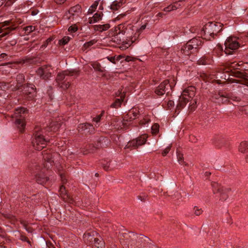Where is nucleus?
<instances>
[{
	"label": "nucleus",
	"mask_w": 248,
	"mask_h": 248,
	"mask_svg": "<svg viewBox=\"0 0 248 248\" xmlns=\"http://www.w3.org/2000/svg\"><path fill=\"white\" fill-rule=\"evenodd\" d=\"M124 237L120 238V243L124 248H129V245L134 246L138 244V247H146L150 244L151 240L148 237L142 234H135L133 233H125Z\"/></svg>",
	"instance_id": "1"
},
{
	"label": "nucleus",
	"mask_w": 248,
	"mask_h": 248,
	"mask_svg": "<svg viewBox=\"0 0 248 248\" xmlns=\"http://www.w3.org/2000/svg\"><path fill=\"white\" fill-rule=\"evenodd\" d=\"M124 25H119L114 29L111 38V40L113 42L118 44L124 42V35L125 33L126 34V35H128L127 37L130 38L131 41L132 43L134 42L138 39L141 33V32H140V31H139L138 29L136 28H135L134 30V27H132V31H135V32L134 35H131L130 32L131 31L128 29H125V30H124Z\"/></svg>",
	"instance_id": "2"
},
{
	"label": "nucleus",
	"mask_w": 248,
	"mask_h": 248,
	"mask_svg": "<svg viewBox=\"0 0 248 248\" xmlns=\"http://www.w3.org/2000/svg\"><path fill=\"white\" fill-rule=\"evenodd\" d=\"M75 74L78 75L79 71L76 69L67 70L59 73L56 81L60 88L64 90H67L70 86V77Z\"/></svg>",
	"instance_id": "3"
},
{
	"label": "nucleus",
	"mask_w": 248,
	"mask_h": 248,
	"mask_svg": "<svg viewBox=\"0 0 248 248\" xmlns=\"http://www.w3.org/2000/svg\"><path fill=\"white\" fill-rule=\"evenodd\" d=\"M223 24L219 22H209L204 26L201 31V35L204 36V38L211 40L210 36L212 38L214 35H217L222 30Z\"/></svg>",
	"instance_id": "4"
},
{
	"label": "nucleus",
	"mask_w": 248,
	"mask_h": 248,
	"mask_svg": "<svg viewBox=\"0 0 248 248\" xmlns=\"http://www.w3.org/2000/svg\"><path fill=\"white\" fill-rule=\"evenodd\" d=\"M196 89L194 86H189L185 89L179 99V102L177 105V108L181 109L183 108L186 103L193 98L195 95Z\"/></svg>",
	"instance_id": "5"
},
{
	"label": "nucleus",
	"mask_w": 248,
	"mask_h": 248,
	"mask_svg": "<svg viewBox=\"0 0 248 248\" xmlns=\"http://www.w3.org/2000/svg\"><path fill=\"white\" fill-rule=\"evenodd\" d=\"M27 114V110L23 107L16 109L13 117L15 118V124L20 132H23L25 124V117Z\"/></svg>",
	"instance_id": "6"
},
{
	"label": "nucleus",
	"mask_w": 248,
	"mask_h": 248,
	"mask_svg": "<svg viewBox=\"0 0 248 248\" xmlns=\"http://www.w3.org/2000/svg\"><path fill=\"white\" fill-rule=\"evenodd\" d=\"M44 132L41 130H36L33 134L32 140L33 147L36 150L40 151L46 147V143L49 140L43 135Z\"/></svg>",
	"instance_id": "7"
},
{
	"label": "nucleus",
	"mask_w": 248,
	"mask_h": 248,
	"mask_svg": "<svg viewBox=\"0 0 248 248\" xmlns=\"http://www.w3.org/2000/svg\"><path fill=\"white\" fill-rule=\"evenodd\" d=\"M148 136L146 134L142 135L138 138L129 141L125 146V149H136L139 146L144 144L146 141Z\"/></svg>",
	"instance_id": "8"
},
{
	"label": "nucleus",
	"mask_w": 248,
	"mask_h": 248,
	"mask_svg": "<svg viewBox=\"0 0 248 248\" xmlns=\"http://www.w3.org/2000/svg\"><path fill=\"white\" fill-rule=\"evenodd\" d=\"M225 53L226 54H232V50L237 49L239 46V44L237 41L236 38L230 37L225 42Z\"/></svg>",
	"instance_id": "9"
},
{
	"label": "nucleus",
	"mask_w": 248,
	"mask_h": 248,
	"mask_svg": "<svg viewBox=\"0 0 248 248\" xmlns=\"http://www.w3.org/2000/svg\"><path fill=\"white\" fill-rule=\"evenodd\" d=\"M81 13V6L78 4L76 5L71 7L68 12L65 14L64 18L65 19L73 21L78 17L79 14Z\"/></svg>",
	"instance_id": "10"
},
{
	"label": "nucleus",
	"mask_w": 248,
	"mask_h": 248,
	"mask_svg": "<svg viewBox=\"0 0 248 248\" xmlns=\"http://www.w3.org/2000/svg\"><path fill=\"white\" fill-rule=\"evenodd\" d=\"M0 40L2 37L8 34L11 31L16 28V27H14L10 21H6L0 23Z\"/></svg>",
	"instance_id": "11"
},
{
	"label": "nucleus",
	"mask_w": 248,
	"mask_h": 248,
	"mask_svg": "<svg viewBox=\"0 0 248 248\" xmlns=\"http://www.w3.org/2000/svg\"><path fill=\"white\" fill-rule=\"evenodd\" d=\"M52 70L50 65H45L39 68L36 72L41 78L47 80L51 77Z\"/></svg>",
	"instance_id": "12"
},
{
	"label": "nucleus",
	"mask_w": 248,
	"mask_h": 248,
	"mask_svg": "<svg viewBox=\"0 0 248 248\" xmlns=\"http://www.w3.org/2000/svg\"><path fill=\"white\" fill-rule=\"evenodd\" d=\"M232 75L237 78H243L244 80L243 81L239 80L237 79H233L232 82H235L237 83H241L243 85H245L248 86V74L245 72H241L237 70L232 71V73H231Z\"/></svg>",
	"instance_id": "13"
},
{
	"label": "nucleus",
	"mask_w": 248,
	"mask_h": 248,
	"mask_svg": "<svg viewBox=\"0 0 248 248\" xmlns=\"http://www.w3.org/2000/svg\"><path fill=\"white\" fill-rule=\"evenodd\" d=\"M36 170H33V173L35 176V179L36 182L40 185H44L46 184L48 180V178L46 177L44 173V171L42 170L40 172L38 171L40 169V167L35 166Z\"/></svg>",
	"instance_id": "14"
},
{
	"label": "nucleus",
	"mask_w": 248,
	"mask_h": 248,
	"mask_svg": "<svg viewBox=\"0 0 248 248\" xmlns=\"http://www.w3.org/2000/svg\"><path fill=\"white\" fill-rule=\"evenodd\" d=\"M213 187V192L214 194H220V200L224 201L228 198V196L226 194L225 190L223 186L216 183H213L212 184Z\"/></svg>",
	"instance_id": "15"
},
{
	"label": "nucleus",
	"mask_w": 248,
	"mask_h": 248,
	"mask_svg": "<svg viewBox=\"0 0 248 248\" xmlns=\"http://www.w3.org/2000/svg\"><path fill=\"white\" fill-rule=\"evenodd\" d=\"M23 93L29 96V99L32 98L36 95V88L31 84H27L23 86Z\"/></svg>",
	"instance_id": "16"
},
{
	"label": "nucleus",
	"mask_w": 248,
	"mask_h": 248,
	"mask_svg": "<svg viewBox=\"0 0 248 248\" xmlns=\"http://www.w3.org/2000/svg\"><path fill=\"white\" fill-rule=\"evenodd\" d=\"M59 192L61 197L65 202H67L70 204H74V199L66 193L65 188L63 185L61 186Z\"/></svg>",
	"instance_id": "17"
},
{
	"label": "nucleus",
	"mask_w": 248,
	"mask_h": 248,
	"mask_svg": "<svg viewBox=\"0 0 248 248\" xmlns=\"http://www.w3.org/2000/svg\"><path fill=\"white\" fill-rule=\"evenodd\" d=\"M187 43L188 46H190L194 52H197L199 46H201L202 44V40L200 38H193Z\"/></svg>",
	"instance_id": "18"
},
{
	"label": "nucleus",
	"mask_w": 248,
	"mask_h": 248,
	"mask_svg": "<svg viewBox=\"0 0 248 248\" xmlns=\"http://www.w3.org/2000/svg\"><path fill=\"white\" fill-rule=\"evenodd\" d=\"M159 90H162L164 92V93L168 94L170 91L172 89V86L169 84L168 80H165L162 82L159 86Z\"/></svg>",
	"instance_id": "19"
},
{
	"label": "nucleus",
	"mask_w": 248,
	"mask_h": 248,
	"mask_svg": "<svg viewBox=\"0 0 248 248\" xmlns=\"http://www.w3.org/2000/svg\"><path fill=\"white\" fill-rule=\"evenodd\" d=\"M43 159L45 161L51 163L53 162L52 152L50 150H46L42 152Z\"/></svg>",
	"instance_id": "20"
},
{
	"label": "nucleus",
	"mask_w": 248,
	"mask_h": 248,
	"mask_svg": "<svg viewBox=\"0 0 248 248\" xmlns=\"http://www.w3.org/2000/svg\"><path fill=\"white\" fill-rule=\"evenodd\" d=\"M139 114V110H137L135 109V110L133 109L131 110H130L129 113L126 115L127 117L125 116L123 120L124 122V121H127L128 119L129 118L130 120V121H131L132 120L135 119L137 116ZM123 124H124L125 123L124 122H123Z\"/></svg>",
	"instance_id": "21"
},
{
	"label": "nucleus",
	"mask_w": 248,
	"mask_h": 248,
	"mask_svg": "<svg viewBox=\"0 0 248 248\" xmlns=\"http://www.w3.org/2000/svg\"><path fill=\"white\" fill-rule=\"evenodd\" d=\"M97 234L95 232H86L83 235V239L85 242L93 243L94 241V235Z\"/></svg>",
	"instance_id": "22"
},
{
	"label": "nucleus",
	"mask_w": 248,
	"mask_h": 248,
	"mask_svg": "<svg viewBox=\"0 0 248 248\" xmlns=\"http://www.w3.org/2000/svg\"><path fill=\"white\" fill-rule=\"evenodd\" d=\"M180 52L181 53L182 56H189L192 53L194 52V51H193V49L190 46H188V43H186L181 47Z\"/></svg>",
	"instance_id": "23"
},
{
	"label": "nucleus",
	"mask_w": 248,
	"mask_h": 248,
	"mask_svg": "<svg viewBox=\"0 0 248 248\" xmlns=\"http://www.w3.org/2000/svg\"><path fill=\"white\" fill-rule=\"evenodd\" d=\"M62 124L60 123H58L57 122H53L49 124V126L46 128L44 130L46 132H50L53 131L56 132L58 130Z\"/></svg>",
	"instance_id": "24"
},
{
	"label": "nucleus",
	"mask_w": 248,
	"mask_h": 248,
	"mask_svg": "<svg viewBox=\"0 0 248 248\" xmlns=\"http://www.w3.org/2000/svg\"><path fill=\"white\" fill-rule=\"evenodd\" d=\"M93 247L94 248H105V242L103 239L100 238H96L94 239Z\"/></svg>",
	"instance_id": "25"
},
{
	"label": "nucleus",
	"mask_w": 248,
	"mask_h": 248,
	"mask_svg": "<svg viewBox=\"0 0 248 248\" xmlns=\"http://www.w3.org/2000/svg\"><path fill=\"white\" fill-rule=\"evenodd\" d=\"M103 14L102 12L95 13L92 18H89V23L93 24L101 19Z\"/></svg>",
	"instance_id": "26"
},
{
	"label": "nucleus",
	"mask_w": 248,
	"mask_h": 248,
	"mask_svg": "<svg viewBox=\"0 0 248 248\" xmlns=\"http://www.w3.org/2000/svg\"><path fill=\"white\" fill-rule=\"evenodd\" d=\"M238 150L242 153L248 152V142L246 141H242L239 144Z\"/></svg>",
	"instance_id": "27"
},
{
	"label": "nucleus",
	"mask_w": 248,
	"mask_h": 248,
	"mask_svg": "<svg viewBox=\"0 0 248 248\" xmlns=\"http://www.w3.org/2000/svg\"><path fill=\"white\" fill-rule=\"evenodd\" d=\"M125 98V94L121 96V99H116L114 102H113L110 106L111 108H118L121 105L122 102L124 101Z\"/></svg>",
	"instance_id": "28"
},
{
	"label": "nucleus",
	"mask_w": 248,
	"mask_h": 248,
	"mask_svg": "<svg viewBox=\"0 0 248 248\" xmlns=\"http://www.w3.org/2000/svg\"><path fill=\"white\" fill-rule=\"evenodd\" d=\"M110 28L109 24H106L103 25H97L94 26V29L95 31H99L102 32L107 30Z\"/></svg>",
	"instance_id": "29"
},
{
	"label": "nucleus",
	"mask_w": 248,
	"mask_h": 248,
	"mask_svg": "<svg viewBox=\"0 0 248 248\" xmlns=\"http://www.w3.org/2000/svg\"><path fill=\"white\" fill-rule=\"evenodd\" d=\"M222 97H225L227 98H229L230 101L232 100L233 101L239 102L240 101V97L236 96H234L232 95H231L229 94H222L220 96Z\"/></svg>",
	"instance_id": "30"
},
{
	"label": "nucleus",
	"mask_w": 248,
	"mask_h": 248,
	"mask_svg": "<svg viewBox=\"0 0 248 248\" xmlns=\"http://www.w3.org/2000/svg\"><path fill=\"white\" fill-rule=\"evenodd\" d=\"M177 157L178 161L180 164L183 165L184 166H188L187 163L184 161L183 155L182 153L177 152Z\"/></svg>",
	"instance_id": "31"
},
{
	"label": "nucleus",
	"mask_w": 248,
	"mask_h": 248,
	"mask_svg": "<svg viewBox=\"0 0 248 248\" xmlns=\"http://www.w3.org/2000/svg\"><path fill=\"white\" fill-rule=\"evenodd\" d=\"M173 6V9L175 10L179 9L180 8L182 7L185 5V1L182 0H180L178 1H176L172 3Z\"/></svg>",
	"instance_id": "32"
},
{
	"label": "nucleus",
	"mask_w": 248,
	"mask_h": 248,
	"mask_svg": "<svg viewBox=\"0 0 248 248\" xmlns=\"http://www.w3.org/2000/svg\"><path fill=\"white\" fill-rule=\"evenodd\" d=\"M239 66L240 64L238 63L231 62L228 64V69L230 70L231 73H232V71L237 70L238 67Z\"/></svg>",
	"instance_id": "33"
},
{
	"label": "nucleus",
	"mask_w": 248,
	"mask_h": 248,
	"mask_svg": "<svg viewBox=\"0 0 248 248\" xmlns=\"http://www.w3.org/2000/svg\"><path fill=\"white\" fill-rule=\"evenodd\" d=\"M122 5V3L121 2H118L117 1H114L110 5V8L113 10H117L119 8L121 7Z\"/></svg>",
	"instance_id": "34"
},
{
	"label": "nucleus",
	"mask_w": 248,
	"mask_h": 248,
	"mask_svg": "<svg viewBox=\"0 0 248 248\" xmlns=\"http://www.w3.org/2000/svg\"><path fill=\"white\" fill-rule=\"evenodd\" d=\"M20 223L28 232H32V231H33L32 228L28 226V224L25 220H21L20 221Z\"/></svg>",
	"instance_id": "35"
},
{
	"label": "nucleus",
	"mask_w": 248,
	"mask_h": 248,
	"mask_svg": "<svg viewBox=\"0 0 248 248\" xmlns=\"http://www.w3.org/2000/svg\"><path fill=\"white\" fill-rule=\"evenodd\" d=\"M91 65L95 71H99L101 72H103L104 71L99 63L95 62L93 63Z\"/></svg>",
	"instance_id": "36"
},
{
	"label": "nucleus",
	"mask_w": 248,
	"mask_h": 248,
	"mask_svg": "<svg viewBox=\"0 0 248 248\" xmlns=\"http://www.w3.org/2000/svg\"><path fill=\"white\" fill-rule=\"evenodd\" d=\"M93 125L89 123L82 124L79 125L78 126V131L85 130L89 127H92Z\"/></svg>",
	"instance_id": "37"
},
{
	"label": "nucleus",
	"mask_w": 248,
	"mask_h": 248,
	"mask_svg": "<svg viewBox=\"0 0 248 248\" xmlns=\"http://www.w3.org/2000/svg\"><path fill=\"white\" fill-rule=\"evenodd\" d=\"M159 125L158 124H154L151 128L152 133L153 134L155 135L159 131Z\"/></svg>",
	"instance_id": "38"
},
{
	"label": "nucleus",
	"mask_w": 248,
	"mask_h": 248,
	"mask_svg": "<svg viewBox=\"0 0 248 248\" xmlns=\"http://www.w3.org/2000/svg\"><path fill=\"white\" fill-rule=\"evenodd\" d=\"M150 122V119L148 116H145L143 119L141 120L139 123L140 125H143L147 124Z\"/></svg>",
	"instance_id": "39"
},
{
	"label": "nucleus",
	"mask_w": 248,
	"mask_h": 248,
	"mask_svg": "<svg viewBox=\"0 0 248 248\" xmlns=\"http://www.w3.org/2000/svg\"><path fill=\"white\" fill-rule=\"evenodd\" d=\"M102 167L106 171L110 170L112 168L110 166V162H107L105 163L102 164Z\"/></svg>",
	"instance_id": "40"
},
{
	"label": "nucleus",
	"mask_w": 248,
	"mask_h": 248,
	"mask_svg": "<svg viewBox=\"0 0 248 248\" xmlns=\"http://www.w3.org/2000/svg\"><path fill=\"white\" fill-rule=\"evenodd\" d=\"M98 4V1H94V2L92 4V5L90 7V9H89L88 12L92 13L93 11H94L95 9L96 8Z\"/></svg>",
	"instance_id": "41"
},
{
	"label": "nucleus",
	"mask_w": 248,
	"mask_h": 248,
	"mask_svg": "<svg viewBox=\"0 0 248 248\" xmlns=\"http://www.w3.org/2000/svg\"><path fill=\"white\" fill-rule=\"evenodd\" d=\"M70 40L69 37L65 36L62 39L59 40V44L61 45H64L68 43Z\"/></svg>",
	"instance_id": "42"
},
{
	"label": "nucleus",
	"mask_w": 248,
	"mask_h": 248,
	"mask_svg": "<svg viewBox=\"0 0 248 248\" xmlns=\"http://www.w3.org/2000/svg\"><path fill=\"white\" fill-rule=\"evenodd\" d=\"M1 89L2 91H5L6 90H8L10 87V84L9 83H6L4 82H1Z\"/></svg>",
	"instance_id": "43"
},
{
	"label": "nucleus",
	"mask_w": 248,
	"mask_h": 248,
	"mask_svg": "<svg viewBox=\"0 0 248 248\" xmlns=\"http://www.w3.org/2000/svg\"><path fill=\"white\" fill-rule=\"evenodd\" d=\"M35 30V27L32 26H29L25 27L24 30L27 33H30Z\"/></svg>",
	"instance_id": "44"
},
{
	"label": "nucleus",
	"mask_w": 248,
	"mask_h": 248,
	"mask_svg": "<svg viewBox=\"0 0 248 248\" xmlns=\"http://www.w3.org/2000/svg\"><path fill=\"white\" fill-rule=\"evenodd\" d=\"M96 42L95 40H92L89 42H86L84 44V46L86 48H88L92 45H94Z\"/></svg>",
	"instance_id": "45"
},
{
	"label": "nucleus",
	"mask_w": 248,
	"mask_h": 248,
	"mask_svg": "<svg viewBox=\"0 0 248 248\" xmlns=\"http://www.w3.org/2000/svg\"><path fill=\"white\" fill-rule=\"evenodd\" d=\"M207 61V59H205V58H202L198 61V63L199 64L205 65L208 64Z\"/></svg>",
	"instance_id": "46"
},
{
	"label": "nucleus",
	"mask_w": 248,
	"mask_h": 248,
	"mask_svg": "<svg viewBox=\"0 0 248 248\" xmlns=\"http://www.w3.org/2000/svg\"><path fill=\"white\" fill-rule=\"evenodd\" d=\"M24 63H33L34 62V59L32 58H25L23 60Z\"/></svg>",
	"instance_id": "47"
},
{
	"label": "nucleus",
	"mask_w": 248,
	"mask_h": 248,
	"mask_svg": "<svg viewBox=\"0 0 248 248\" xmlns=\"http://www.w3.org/2000/svg\"><path fill=\"white\" fill-rule=\"evenodd\" d=\"M16 80L18 82L21 83L24 80V76L23 74H18L16 77Z\"/></svg>",
	"instance_id": "48"
},
{
	"label": "nucleus",
	"mask_w": 248,
	"mask_h": 248,
	"mask_svg": "<svg viewBox=\"0 0 248 248\" xmlns=\"http://www.w3.org/2000/svg\"><path fill=\"white\" fill-rule=\"evenodd\" d=\"M116 96H120V98L121 99V96L123 95L124 94H125V96L126 95V92L124 91L123 92V89H119L116 93Z\"/></svg>",
	"instance_id": "49"
},
{
	"label": "nucleus",
	"mask_w": 248,
	"mask_h": 248,
	"mask_svg": "<svg viewBox=\"0 0 248 248\" xmlns=\"http://www.w3.org/2000/svg\"><path fill=\"white\" fill-rule=\"evenodd\" d=\"M68 30L69 32H75L78 30V27L76 25H75L74 26H71L68 28Z\"/></svg>",
	"instance_id": "50"
},
{
	"label": "nucleus",
	"mask_w": 248,
	"mask_h": 248,
	"mask_svg": "<svg viewBox=\"0 0 248 248\" xmlns=\"http://www.w3.org/2000/svg\"><path fill=\"white\" fill-rule=\"evenodd\" d=\"M163 10H164V11H165V12H170L171 11H173L175 10L173 9V4L172 3L169 6H168V7L164 8Z\"/></svg>",
	"instance_id": "51"
},
{
	"label": "nucleus",
	"mask_w": 248,
	"mask_h": 248,
	"mask_svg": "<svg viewBox=\"0 0 248 248\" xmlns=\"http://www.w3.org/2000/svg\"><path fill=\"white\" fill-rule=\"evenodd\" d=\"M170 148L171 146H168L167 148H166L162 153V155L164 156H166L170 151Z\"/></svg>",
	"instance_id": "52"
},
{
	"label": "nucleus",
	"mask_w": 248,
	"mask_h": 248,
	"mask_svg": "<svg viewBox=\"0 0 248 248\" xmlns=\"http://www.w3.org/2000/svg\"><path fill=\"white\" fill-rule=\"evenodd\" d=\"M194 210H195L194 213L196 216H199V215H201L202 213V210L201 209H199V208H197L196 207H195L194 208Z\"/></svg>",
	"instance_id": "53"
},
{
	"label": "nucleus",
	"mask_w": 248,
	"mask_h": 248,
	"mask_svg": "<svg viewBox=\"0 0 248 248\" xmlns=\"http://www.w3.org/2000/svg\"><path fill=\"white\" fill-rule=\"evenodd\" d=\"M155 93L158 95H162L164 93V92H163L162 90H159V87H158L155 90Z\"/></svg>",
	"instance_id": "54"
},
{
	"label": "nucleus",
	"mask_w": 248,
	"mask_h": 248,
	"mask_svg": "<svg viewBox=\"0 0 248 248\" xmlns=\"http://www.w3.org/2000/svg\"><path fill=\"white\" fill-rule=\"evenodd\" d=\"M20 240L23 241H26L28 242L29 244H31V242L30 241L28 237L24 235H22L20 236Z\"/></svg>",
	"instance_id": "55"
},
{
	"label": "nucleus",
	"mask_w": 248,
	"mask_h": 248,
	"mask_svg": "<svg viewBox=\"0 0 248 248\" xmlns=\"http://www.w3.org/2000/svg\"><path fill=\"white\" fill-rule=\"evenodd\" d=\"M138 198L139 200L142 202H145L146 201V199L147 198V195H144V196H138Z\"/></svg>",
	"instance_id": "56"
},
{
	"label": "nucleus",
	"mask_w": 248,
	"mask_h": 248,
	"mask_svg": "<svg viewBox=\"0 0 248 248\" xmlns=\"http://www.w3.org/2000/svg\"><path fill=\"white\" fill-rule=\"evenodd\" d=\"M46 245L48 248H56L50 242H46Z\"/></svg>",
	"instance_id": "57"
},
{
	"label": "nucleus",
	"mask_w": 248,
	"mask_h": 248,
	"mask_svg": "<svg viewBox=\"0 0 248 248\" xmlns=\"http://www.w3.org/2000/svg\"><path fill=\"white\" fill-rule=\"evenodd\" d=\"M101 117V115H98L96 117H95L93 119V121L96 123H98L100 121Z\"/></svg>",
	"instance_id": "58"
},
{
	"label": "nucleus",
	"mask_w": 248,
	"mask_h": 248,
	"mask_svg": "<svg viewBox=\"0 0 248 248\" xmlns=\"http://www.w3.org/2000/svg\"><path fill=\"white\" fill-rule=\"evenodd\" d=\"M190 105H193V106H195L196 107L197 100L196 99H193V98H190Z\"/></svg>",
	"instance_id": "59"
},
{
	"label": "nucleus",
	"mask_w": 248,
	"mask_h": 248,
	"mask_svg": "<svg viewBox=\"0 0 248 248\" xmlns=\"http://www.w3.org/2000/svg\"><path fill=\"white\" fill-rule=\"evenodd\" d=\"M47 93L48 94L50 98L52 99L51 94L52 93V88L51 87H49V89L47 90Z\"/></svg>",
	"instance_id": "60"
},
{
	"label": "nucleus",
	"mask_w": 248,
	"mask_h": 248,
	"mask_svg": "<svg viewBox=\"0 0 248 248\" xmlns=\"http://www.w3.org/2000/svg\"><path fill=\"white\" fill-rule=\"evenodd\" d=\"M61 179H62V184H64L66 183L67 181H66L65 175L61 174Z\"/></svg>",
	"instance_id": "61"
},
{
	"label": "nucleus",
	"mask_w": 248,
	"mask_h": 248,
	"mask_svg": "<svg viewBox=\"0 0 248 248\" xmlns=\"http://www.w3.org/2000/svg\"><path fill=\"white\" fill-rule=\"evenodd\" d=\"M2 215L5 217L7 218H12L13 217V216L8 214H2Z\"/></svg>",
	"instance_id": "62"
},
{
	"label": "nucleus",
	"mask_w": 248,
	"mask_h": 248,
	"mask_svg": "<svg viewBox=\"0 0 248 248\" xmlns=\"http://www.w3.org/2000/svg\"><path fill=\"white\" fill-rule=\"evenodd\" d=\"M54 0L56 3L59 4H62L66 1V0Z\"/></svg>",
	"instance_id": "63"
},
{
	"label": "nucleus",
	"mask_w": 248,
	"mask_h": 248,
	"mask_svg": "<svg viewBox=\"0 0 248 248\" xmlns=\"http://www.w3.org/2000/svg\"><path fill=\"white\" fill-rule=\"evenodd\" d=\"M195 108H196L195 106H193V105H190V106L189 107V110L190 112H192L195 110Z\"/></svg>",
	"instance_id": "64"
}]
</instances>
